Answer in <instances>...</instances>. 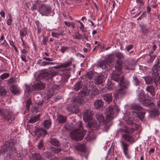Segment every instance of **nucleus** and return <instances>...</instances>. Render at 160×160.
I'll use <instances>...</instances> for the list:
<instances>
[{
    "instance_id": "1",
    "label": "nucleus",
    "mask_w": 160,
    "mask_h": 160,
    "mask_svg": "<svg viewBox=\"0 0 160 160\" xmlns=\"http://www.w3.org/2000/svg\"><path fill=\"white\" fill-rule=\"evenodd\" d=\"M115 56L118 58L115 64V70L112 73V79L115 81L118 82L120 79V75L123 72L122 70V67L121 62L119 59H123L124 58L123 54L119 52L115 53Z\"/></svg>"
},
{
    "instance_id": "2",
    "label": "nucleus",
    "mask_w": 160,
    "mask_h": 160,
    "mask_svg": "<svg viewBox=\"0 0 160 160\" xmlns=\"http://www.w3.org/2000/svg\"><path fill=\"white\" fill-rule=\"evenodd\" d=\"M77 127L79 128V129H76L70 133V136L75 140L78 141L82 139L86 132L82 128V124L81 122L79 121L77 123Z\"/></svg>"
},
{
    "instance_id": "3",
    "label": "nucleus",
    "mask_w": 160,
    "mask_h": 160,
    "mask_svg": "<svg viewBox=\"0 0 160 160\" xmlns=\"http://www.w3.org/2000/svg\"><path fill=\"white\" fill-rule=\"evenodd\" d=\"M131 108L132 109L137 110V112H132V114L135 117H138L142 120L144 117V115L146 113L145 110L141 107L136 104L132 105Z\"/></svg>"
},
{
    "instance_id": "4",
    "label": "nucleus",
    "mask_w": 160,
    "mask_h": 160,
    "mask_svg": "<svg viewBox=\"0 0 160 160\" xmlns=\"http://www.w3.org/2000/svg\"><path fill=\"white\" fill-rule=\"evenodd\" d=\"M12 144L8 141H6L3 145L1 147L0 150V155L2 154H11L13 151H16V149L12 146Z\"/></svg>"
},
{
    "instance_id": "5",
    "label": "nucleus",
    "mask_w": 160,
    "mask_h": 160,
    "mask_svg": "<svg viewBox=\"0 0 160 160\" xmlns=\"http://www.w3.org/2000/svg\"><path fill=\"white\" fill-rule=\"evenodd\" d=\"M51 8L48 5L40 3L38 5V12L42 16H48L51 12Z\"/></svg>"
},
{
    "instance_id": "6",
    "label": "nucleus",
    "mask_w": 160,
    "mask_h": 160,
    "mask_svg": "<svg viewBox=\"0 0 160 160\" xmlns=\"http://www.w3.org/2000/svg\"><path fill=\"white\" fill-rule=\"evenodd\" d=\"M0 114L3 117V119L8 121L9 123H11L15 118L12 112L7 110L0 109Z\"/></svg>"
},
{
    "instance_id": "7",
    "label": "nucleus",
    "mask_w": 160,
    "mask_h": 160,
    "mask_svg": "<svg viewBox=\"0 0 160 160\" xmlns=\"http://www.w3.org/2000/svg\"><path fill=\"white\" fill-rule=\"evenodd\" d=\"M106 121L109 122L116 116V113L113 107L109 106L106 108L105 111Z\"/></svg>"
},
{
    "instance_id": "8",
    "label": "nucleus",
    "mask_w": 160,
    "mask_h": 160,
    "mask_svg": "<svg viewBox=\"0 0 160 160\" xmlns=\"http://www.w3.org/2000/svg\"><path fill=\"white\" fill-rule=\"evenodd\" d=\"M120 79V83H119V87L118 89L116 91L115 94L116 95L119 97H121L123 96L126 93L125 89L126 88V87L124 85H122V78Z\"/></svg>"
},
{
    "instance_id": "9",
    "label": "nucleus",
    "mask_w": 160,
    "mask_h": 160,
    "mask_svg": "<svg viewBox=\"0 0 160 160\" xmlns=\"http://www.w3.org/2000/svg\"><path fill=\"white\" fill-rule=\"evenodd\" d=\"M89 94L91 98H92L94 96L97 95L98 92V90L93 85H92L91 83L89 85Z\"/></svg>"
},
{
    "instance_id": "10",
    "label": "nucleus",
    "mask_w": 160,
    "mask_h": 160,
    "mask_svg": "<svg viewBox=\"0 0 160 160\" xmlns=\"http://www.w3.org/2000/svg\"><path fill=\"white\" fill-rule=\"evenodd\" d=\"M144 97L145 96L142 92H141L139 93L138 98L139 101L146 106L149 105L150 104H151L149 102V100L145 98ZM152 104L153 105V104L152 103Z\"/></svg>"
},
{
    "instance_id": "11",
    "label": "nucleus",
    "mask_w": 160,
    "mask_h": 160,
    "mask_svg": "<svg viewBox=\"0 0 160 160\" xmlns=\"http://www.w3.org/2000/svg\"><path fill=\"white\" fill-rule=\"evenodd\" d=\"M83 119L86 122H88L92 119V114L90 111L86 110L84 114Z\"/></svg>"
},
{
    "instance_id": "12",
    "label": "nucleus",
    "mask_w": 160,
    "mask_h": 160,
    "mask_svg": "<svg viewBox=\"0 0 160 160\" xmlns=\"http://www.w3.org/2000/svg\"><path fill=\"white\" fill-rule=\"evenodd\" d=\"M34 132L36 136L38 135V136L40 137L42 135L44 136L46 135L47 133V132L46 130L43 129L42 128L40 129L36 128V129L35 130Z\"/></svg>"
},
{
    "instance_id": "13",
    "label": "nucleus",
    "mask_w": 160,
    "mask_h": 160,
    "mask_svg": "<svg viewBox=\"0 0 160 160\" xmlns=\"http://www.w3.org/2000/svg\"><path fill=\"white\" fill-rule=\"evenodd\" d=\"M45 86L41 82H38L32 86V88L35 90H40L45 88Z\"/></svg>"
},
{
    "instance_id": "14",
    "label": "nucleus",
    "mask_w": 160,
    "mask_h": 160,
    "mask_svg": "<svg viewBox=\"0 0 160 160\" xmlns=\"http://www.w3.org/2000/svg\"><path fill=\"white\" fill-rule=\"evenodd\" d=\"M94 82L97 85L102 84L104 82L103 76L102 75L97 76L95 78Z\"/></svg>"
},
{
    "instance_id": "15",
    "label": "nucleus",
    "mask_w": 160,
    "mask_h": 160,
    "mask_svg": "<svg viewBox=\"0 0 160 160\" xmlns=\"http://www.w3.org/2000/svg\"><path fill=\"white\" fill-rule=\"evenodd\" d=\"M103 101L101 100H96L94 103V106L97 109L102 108L103 106Z\"/></svg>"
},
{
    "instance_id": "16",
    "label": "nucleus",
    "mask_w": 160,
    "mask_h": 160,
    "mask_svg": "<svg viewBox=\"0 0 160 160\" xmlns=\"http://www.w3.org/2000/svg\"><path fill=\"white\" fill-rule=\"evenodd\" d=\"M103 99L107 102L109 103L112 101V96L111 93H107L103 95Z\"/></svg>"
},
{
    "instance_id": "17",
    "label": "nucleus",
    "mask_w": 160,
    "mask_h": 160,
    "mask_svg": "<svg viewBox=\"0 0 160 160\" xmlns=\"http://www.w3.org/2000/svg\"><path fill=\"white\" fill-rule=\"evenodd\" d=\"M10 89L11 92L14 94H18L19 93L20 91L16 85H12Z\"/></svg>"
},
{
    "instance_id": "18",
    "label": "nucleus",
    "mask_w": 160,
    "mask_h": 160,
    "mask_svg": "<svg viewBox=\"0 0 160 160\" xmlns=\"http://www.w3.org/2000/svg\"><path fill=\"white\" fill-rule=\"evenodd\" d=\"M120 143H121V146L123 151L125 150H128L129 146L128 144L122 140L120 141Z\"/></svg>"
},
{
    "instance_id": "19",
    "label": "nucleus",
    "mask_w": 160,
    "mask_h": 160,
    "mask_svg": "<svg viewBox=\"0 0 160 160\" xmlns=\"http://www.w3.org/2000/svg\"><path fill=\"white\" fill-rule=\"evenodd\" d=\"M40 116V114H38L35 116L31 117L28 121V122L30 123H33L35 122L39 119Z\"/></svg>"
},
{
    "instance_id": "20",
    "label": "nucleus",
    "mask_w": 160,
    "mask_h": 160,
    "mask_svg": "<svg viewBox=\"0 0 160 160\" xmlns=\"http://www.w3.org/2000/svg\"><path fill=\"white\" fill-rule=\"evenodd\" d=\"M128 114H125L123 118L125 119L126 122L129 124H132L133 123V118L130 116H127Z\"/></svg>"
},
{
    "instance_id": "21",
    "label": "nucleus",
    "mask_w": 160,
    "mask_h": 160,
    "mask_svg": "<svg viewBox=\"0 0 160 160\" xmlns=\"http://www.w3.org/2000/svg\"><path fill=\"white\" fill-rule=\"evenodd\" d=\"M76 149L80 151H84L86 150V147L84 144H80L77 143V144Z\"/></svg>"
},
{
    "instance_id": "22",
    "label": "nucleus",
    "mask_w": 160,
    "mask_h": 160,
    "mask_svg": "<svg viewBox=\"0 0 160 160\" xmlns=\"http://www.w3.org/2000/svg\"><path fill=\"white\" fill-rule=\"evenodd\" d=\"M159 59H157L156 62V63L154 64L152 68V70L154 72H158V70L159 68Z\"/></svg>"
},
{
    "instance_id": "23",
    "label": "nucleus",
    "mask_w": 160,
    "mask_h": 160,
    "mask_svg": "<svg viewBox=\"0 0 160 160\" xmlns=\"http://www.w3.org/2000/svg\"><path fill=\"white\" fill-rule=\"evenodd\" d=\"M132 78V82L134 85L136 86H138L140 84V82L138 80L137 75L134 74Z\"/></svg>"
},
{
    "instance_id": "24",
    "label": "nucleus",
    "mask_w": 160,
    "mask_h": 160,
    "mask_svg": "<svg viewBox=\"0 0 160 160\" xmlns=\"http://www.w3.org/2000/svg\"><path fill=\"white\" fill-rule=\"evenodd\" d=\"M146 90L147 91L149 92L152 96L155 95V88L152 86H148L146 87Z\"/></svg>"
},
{
    "instance_id": "25",
    "label": "nucleus",
    "mask_w": 160,
    "mask_h": 160,
    "mask_svg": "<svg viewBox=\"0 0 160 160\" xmlns=\"http://www.w3.org/2000/svg\"><path fill=\"white\" fill-rule=\"evenodd\" d=\"M136 2L138 4V9H142L143 8V6L145 3L144 0H135Z\"/></svg>"
},
{
    "instance_id": "26",
    "label": "nucleus",
    "mask_w": 160,
    "mask_h": 160,
    "mask_svg": "<svg viewBox=\"0 0 160 160\" xmlns=\"http://www.w3.org/2000/svg\"><path fill=\"white\" fill-rule=\"evenodd\" d=\"M122 137L124 139L129 142H132L133 140L131 135L128 133L125 134H123Z\"/></svg>"
},
{
    "instance_id": "27",
    "label": "nucleus",
    "mask_w": 160,
    "mask_h": 160,
    "mask_svg": "<svg viewBox=\"0 0 160 160\" xmlns=\"http://www.w3.org/2000/svg\"><path fill=\"white\" fill-rule=\"evenodd\" d=\"M96 118L99 122H103L104 121V118L102 114L101 113H98L96 115Z\"/></svg>"
},
{
    "instance_id": "28",
    "label": "nucleus",
    "mask_w": 160,
    "mask_h": 160,
    "mask_svg": "<svg viewBox=\"0 0 160 160\" xmlns=\"http://www.w3.org/2000/svg\"><path fill=\"white\" fill-rule=\"evenodd\" d=\"M32 156L34 160H43L39 153H34L32 154Z\"/></svg>"
},
{
    "instance_id": "29",
    "label": "nucleus",
    "mask_w": 160,
    "mask_h": 160,
    "mask_svg": "<svg viewBox=\"0 0 160 160\" xmlns=\"http://www.w3.org/2000/svg\"><path fill=\"white\" fill-rule=\"evenodd\" d=\"M51 144L55 146H58L59 145V142L56 138H51L50 140Z\"/></svg>"
},
{
    "instance_id": "30",
    "label": "nucleus",
    "mask_w": 160,
    "mask_h": 160,
    "mask_svg": "<svg viewBox=\"0 0 160 160\" xmlns=\"http://www.w3.org/2000/svg\"><path fill=\"white\" fill-rule=\"evenodd\" d=\"M58 119L59 122L60 123H64L66 121V117L62 115H60L58 116Z\"/></svg>"
},
{
    "instance_id": "31",
    "label": "nucleus",
    "mask_w": 160,
    "mask_h": 160,
    "mask_svg": "<svg viewBox=\"0 0 160 160\" xmlns=\"http://www.w3.org/2000/svg\"><path fill=\"white\" fill-rule=\"evenodd\" d=\"M37 64L39 66H45L48 65V62L42 61V59H40L38 61Z\"/></svg>"
},
{
    "instance_id": "32",
    "label": "nucleus",
    "mask_w": 160,
    "mask_h": 160,
    "mask_svg": "<svg viewBox=\"0 0 160 160\" xmlns=\"http://www.w3.org/2000/svg\"><path fill=\"white\" fill-rule=\"evenodd\" d=\"M51 122L49 120H46L44 121L43 126L45 128L48 129L51 125Z\"/></svg>"
},
{
    "instance_id": "33",
    "label": "nucleus",
    "mask_w": 160,
    "mask_h": 160,
    "mask_svg": "<svg viewBox=\"0 0 160 160\" xmlns=\"http://www.w3.org/2000/svg\"><path fill=\"white\" fill-rule=\"evenodd\" d=\"M82 82L81 81L77 82L74 85L75 89L76 91H78L82 88Z\"/></svg>"
},
{
    "instance_id": "34",
    "label": "nucleus",
    "mask_w": 160,
    "mask_h": 160,
    "mask_svg": "<svg viewBox=\"0 0 160 160\" xmlns=\"http://www.w3.org/2000/svg\"><path fill=\"white\" fill-rule=\"evenodd\" d=\"M71 62L70 61L69 62H65L64 63L61 64L59 67L61 68H65L67 67H68L70 65H71Z\"/></svg>"
},
{
    "instance_id": "35",
    "label": "nucleus",
    "mask_w": 160,
    "mask_h": 160,
    "mask_svg": "<svg viewBox=\"0 0 160 160\" xmlns=\"http://www.w3.org/2000/svg\"><path fill=\"white\" fill-rule=\"evenodd\" d=\"M89 91L87 89H84L80 92L81 97H83L89 95Z\"/></svg>"
},
{
    "instance_id": "36",
    "label": "nucleus",
    "mask_w": 160,
    "mask_h": 160,
    "mask_svg": "<svg viewBox=\"0 0 160 160\" xmlns=\"http://www.w3.org/2000/svg\"><path fill=\"white\" fill-rule=\"evenodd\" d=\"M93 133L92 132H89L87 133V140L92 141L95 138V136H93Z\"/></svg>"
},
{
    "instance_id": "37",
    "label": "nucleus",
    "mask_w": 160,
    "mask_h": 160,
    "mask_svg": "<svg viewBox=\"0 0 160 160\" xmlns=\"http://www.w3.org/2000/svg\"><path fill=\"white\" fill-rule=\"evenodd\" d=\"M64 24L66 26L68 27H72L73 28H74L75 27V24L73 22H67L66 21L64 22Z\"/></svg>"
},
{
    "instance_id": "38",
    "label": "nucleus",
    "mask_w": 160,
    "mask_h": 160,
    "mask_svg": "<svg viewBox=\"0 0 160 160\" xmlns=\"http://www.w3.org/2000/svg\"><path fill=\"white\" fill-rule=\"evenodd\" d=\"M128 150L123 151V153L125 157L128 159H130L131 158L132 156L131 154L128 152Z\"/></svg>"
},
{
    "instance_id": "39",
    "label": "nucleus",
    "mask_w": 160,
    "mask_h": 160,
    "mask_svg": "<svg viewBox=\"0 0 160 160\" xmlns=\"http://www.w3.org/2000/svg\"><path fill=\"white\" fill-rule=\"evenodd\" d=\"M74 102L79 105L81 104L82 102V100L80 97H76L74 99Z\"/></svg>"
},
{
    "instance_id": "40",
    "label": "nucleus",
    "mask_w": 160,
    "mask_h": 160,
    "mask_svg": "<svg viewBox=\"0 0 160 160\" xmlns=\"http://www.w3.org/2000/svg\"><path fill=\"white\" fill-rule=\"evenodd\" d=\"M39 3L38 2H35L33 4L32 6L31 7V9L32 11H34L35 10L37 9V7H38V5Z\"/></svg>"
},
{
    "instance_id": "41",
    "label": "nucleus",
    "mask_w": 160,
    "mask_h": 160,
    "mask_svg": "<svg viewBox=\"0 0 160 160\" xmlns=\"http://www.w3.org/2000/svg\"><path fill=\"white\" fill-rule=\"evenodd\" d=\"M45 156L47 158H49L50 159L53 160L56 158L54 157L53 158L51 156L50 152H47L45 153Z\"/></svg>"
},
{
    "instance_id": "42",
    "label": "nucleus",
    "mask_w": 160,
    "mask_h": 160,
    "mask_svg": "<svg viewBox=\"0 0 160 160\" xmlns=\"http://www.w3.org/2000/svg\"><path fill=\"white\" fill-rule=\"evenodd\" d=\"M77 21H78V22H79L80 26L79 27V29H80V30L82 31V32H84V26L83 25V23L82 22H81L79 20H76Z\"/></svg>"
},
{
    "instance_id": "43",
    "label": "nucleus",
    "mask_w": 160,
    "mask_h": 160,
    "mask_svg": "<svg viewBox=\"0 0 160 160\" xmlns=\"http://www.w3.org/2000/svg\"><path fill=\"white\" fill-rule=\"evenodd\" d=\"M6 93L5 89L3 87H0V95L5 94Z\"/></svg>"
},
{
    "instance_id": "44",
    "label": "nucleus",
    "mask_w": 160,
    "mask_h": 160,
    "mask_svg": "<svg viewBox=\"0 0 160 160\" xmlns=\"http://www.w3.org/2000/svg\"><path fill=\"white\" fill-rule=\"evenodd\" d=\"M9 19H8L7 21V24L8 26H10L12 24V17L11 15H9Z\"/></svg>"
},
{
    "instance_id": "45",
    "label": "nucleus",
    "mask_w": 160,
    "mask_h": 160,
    "mask_svg": "<svg viewBox=\"0 0 160 160\" xmlns=\"http://www.w3.org/2000/svg\"><path fill=\"white\" fill-rule=\"evenodd\" d=\"M82 37V35L78 32H77L75 33V34L73 36V38L78 39H80Z\"/></svg>"
},
{
    "instance_id": "46",
    "label": "nucleus",
    "mask_w": 160,
    "mask_h": 160,
    "mask_svg": "<svg viewBox=\"0 0 160 160\" xmlns=\"http://www.w3.org/2000/svg\"><path fill=\"white\" fill-rule=\"evenodd\" d=\"M9 76V74L8 73H4L0 76V78L2 79L8 78Z\"/></svg>"
},
{
    "instance_id": "47",
    "label": "nucleus",
    "mask_w": 160,
    "mask_h": 160,
    "mask_svg": "<svg viewBox=\"0 0 160 160\" xmlns=\"http://www.w3.org/2000/svg\"><path fill=\"white\" fill-rule=\"evenodd\" d=\"M51 34L52 37L57 38H58L60 35H61L60 33H58L54 32H52Z\"/></svg>"
},
{
    "instance_id": "48",
    "label": "nucleus",
    "mask_w": 160,
    "mask_h": 160,
    "mask_svg": "<svg viewBox=\"0 0 160 160\" xmlns=\"http://www.w3.org/2000/svg\"><path fill=\"white\" fill-rule=\"evenodd\" d=\"M26 54H21V58L22 61L26 62H28V60L26 59Z\"/></svg>"
},
{
    "instance_id": "49",
    "label": "nucleus",
    "mask_w": 160,
    "mask_h": 160,
    "mask_svg": "<svg viewBox=\"0 0 160 160\" xmlns=\"http://www.w3.org/2000/svg\"><path fill=\"white\" fill-rule=\"evenodd\" d=\"M43 142L42 140H41L38 145V148L39 149H42L43 148Z\"/></svg>"
},
{
    "instance_id": "50",
    "label": "nucleus",
    "mask_w": 160,
    "mask_h": 160,
    "mask_svg": "<svg viewBox=\"0 0 160 160\" xmlns=\"http://www.w3.org/2000/svg\"><path fill=\"white\" fill-rule=\"evenodd\" d=\"M48 40V38L46 37L43 36L42 37V42L44 45H46Z\"/></svg>"
},
{
    "instance_id": "51",
    "label": "nucleus",
    "mask_w": 160,
    "mask_h": 160,
    "mask_svg": "<svg viewBox=\"0 0 160 160\" xmlns=\"http://www.w3.org/2000/svg\"><path fill=\"white\" fill-rule=\"evenodd\" d=\"M146 82L147 84H149L152 81V79L149 77H147L145 78Z\"/></svg>"
},
{
    "instance_id": "52",
    "label": "nucleus",
    "mask_w": 160,
    "mask_h": 160,
    "mask_svg": "<svg viewBox=\"0 0 160 160\" xmlns=\"http://www.w3.org/2000/svg\"><path fill=\"white\" fill-rule=\"evenodd\" d=\"M52 151L53 152L55 153H58L59 152L61 151V149L59 148H52Z\"/></svg>"
},
{
    "instance_id": "53",
    "label": "nucleus",
    "mask_w": 160,
    "mask_h": 160,
    "mask_svg": "<svg viewBox=\"0 0 160 160\" xmlns=\"http://www.w3.org/2000/svg\"><path fill=\"white\" fill-rule=\"evenodd\" d=\"M133 47V46L132 44L129 45L126 47V49L127 51H129Z\"/></svg>"
},
{
    "instance_id": "54",
    "label": "nucleus",
    "mask_w": 160,
    "mask_h": 160,
    "mask_svg": "<svg viewBox=\"0 0 160 160\" xmlns=\"http://www.w3.org/2000/svg\"><path fill=\"white\" fill-rule=\"evenodd\" d=\"M142 31L144 34H146L148 32V29L145 27L142 28Z\"/></svg>"
},
{
    "instance_id": "55",
    "label": "nucleus",
    "mask_w": 160,
    "mask_h": 160,
    "mask_svg": "<svg viewBox=\"0 0 160 160\" xmlns=\"http://www.w3.org/2000/svg\"><path fill=\"white\" fill-rule=\"evenodd\" d=\"M99 124H96L95 123H94L91 125L90 127H93L94 128V129H98V128L99 127Z\"/></svg>"
},
{
    "instance_id": "56",
    "label": "nucleus",
    "mask_w": 160,
    "mask_h": 160,
    "mask_svg": "<svg viewBox=\"0 0 160 160\" xmlns=\"http://www.w3.org/2000/svg\"><path fill=\"white\" fill-rule=\"evenodd\" d=\"M68 48V47H66L65 46H62V47L61 49V51L62 53H63Z\"/></svg>"
},
{
    "instance_id": "57",
    "label": "nucleus",
    "mask_w": 160,
    "mask_h": 160,
    "mask_svg": "<svg viewBox=\"0 0 160 160\" xmlns=\"http://www.w3.org/2000/svg\"><path fill=\"white\" fill-rule=\"evenodd\" d=\"M21 54H26L27 55L28 52L24 49H21Z\"/></svg>"
},
{
    "instance_id": "58",
    "label": "nucleus",
    "mask_w": 160,
    "mask_h": 160,
    "mask_svg": "<svg viewBox=\"0 0 160 160\" xmlns=\"http://www.w3.org/2000/svg\"><path fill=\"white\" fill-rule=\"evenodd\" d=\"M93 74L92 73H88L87 75V77L90 79H91L93 77Z\"/></svg>"
},
{
    "instance_id": "59",
    "label": "nucleus",
    "mask_w": 160,
    "mask_h": 160,
    "mask_svg": "<svg viewBox=\"0 0 160 160\" xmlns=\"http://www.w3.org/2000/svg\"><path fill=\"white\" fill-rule=\"evenodd\" d=\"M42 58L43 59L47 61H52L53 60V58H48L46 57H43Z\"/></svg>"
},
{
    "instance_id": "60",
    "label": "nucleus",
    "mask_w": 160,
    "mask_h": 160,
    "mask_svg": "<svg viewBox=\"0 0 160 160\" xmlns=\"http://www.w3.org/2000/svg\"><path fill=\"white\" fill-rule=\"evenodd\" d=\"M38 32L37 34L39 35L40 33H41L42 31V27H37Z\"/></svg>"
},
{
    "instance_id": "61",
    "label": "nucleus",
    "mask_w": 160,
    "mask_h": 160,
    "mask_svg": "<svg viewBox=\"0 0 160 160\" xmlns=\"http://www.w3.org/2000/svg\"><path fill=\"white\" fill-rule=\"evenodd\" d=\"M154 59L155 57H150V58L148 59V61L150 62H153Z\"/></svg>"
},
{
    "instance_id": "62",
    "label": "nucleus",
    "mask_w": 160,
    "mask_h": 160,
    "mask_svg": "<svg viewBox=\"0 0 160 160\" xmlns=\"http://www.w3.org/2000/svg\"><path fill=\"white\" fill-rule=\"evenodd\" d=\"M35 24H36L37 27H42V24L39 22V21L38 20L35 21Z\"/></svg>"
},
{
    "instance_id": "63",
    "label": "nucleus",
    "mask_w": 160,
    "mask_h": 160,
    "mask_svg": "<svg viewBox=\"0 0 160 160\" xmlns=\"http://www.w3.org/2000/svg\"><path fill=\"white\" fill-rule=\"evenodd\" d=\"M26 88L25 92H29L30 91V87L28 85H26Z\"/></svg>"
},
{
    "instance_id": "64",
    "label": "nucleus",
    "mask_w": 160,
    "mask_h": 160,
    "mask_svg": "<svg viewBox=\"0 0 160 160\" xmlns=\"http://www.w3.org/2000/svg\"><path fill=\"white\" fill-rule=\"evenodd\" d=\"M119 111H120V108L118 107H116L115 108V109L114 111H115V112L116 113V115H117V113L119 112Z\"/></svg>"
}]
</instances>
